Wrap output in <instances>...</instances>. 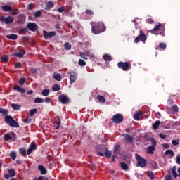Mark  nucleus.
<instances>
[{
	"label": "nucleus",
	"instance_id": "obj_1",
	"mask_svg": "<svg viewBox=\"0 0 180 180\" xmlns=\"http://www.w3.org/2000/svg\"><path fill=\"white\" fill-rule=\"evenodd\" d=\"M0 113H2V116L4 117V120L6 123H7L11 127H19V123L13 120V117L11 115H8L9 111L8 110H5L4 108H0Z\"/></svg>",
	"mask_w": 180,
	"mask_h": 180
},
{
	"label": "nucleus",
	"instance_id": "obj_2",
	"mask_svg": "<svg viewBox=\"0 0 180 180\" xmlns=\"http://www.w3.org/2000/svg\"><path fill=\"white\" fill-rule=\"evenodd\" d=\"M91 33L94 34H99L103 33L106 30V26L103 22H91Z\"/></svg>",
	"mask_w": 180,
	"mask_h": 180
},
{
	"label": "nucleus",
	"instance_id": "obj_3",
	"mask_svg": "<svg viewBox=\"0 0 180 180\" xmlns=\"http://www.w3.org/2000/svg\"><path fill=\"white\" fill-rule=\"evenodd\" d=\"M135 158L137 161L136 167H141V168H144L147 165V160H146L140 155L136 153Z\"/></svg>",
	"mask_w": 180,
	"mask_h": 180
},
{
	"label": "nucleus",
	"instance_id": "obj_4",
	"mask_svg": "<svg viewBox=\"0 0 180 180\" xmlns=\"http://www.w3.org/2000/svg\"><path fill=\"white\" fill-rule=\"evenodd\" d=\"M118 68L123 70V71H129L131 68V63L130 62H119L117 63Z\"/></svg>",
	"mask_w": 180,
	"mask_h": 180
},
{
	"label": "nucleus",
	"instance_id": "obj_5",
	"mask_svg": "<svg viewBox=\"0 0 180 180\" xmlns=\"http://www.w3.org/2000/svg\"><path fill=\"white\" fill-rule=\"evenodd\" d=\"M16 134L15 132H11L4 134V139L5 141H9L11 140V141H15L16 140Z\"/></svg>",
	"mask_w": 180,
	"mask_h": 180
},
{
	"label": "nucleus",
	"instance_id": "obj_6",
	"mask_svg": "<svg viewBox=\"0 0 180 180\" xmlns=\"http://www.w3.org/2000/svg\"><path fill=\"white\" fill-rule=\"evenodd\" d=\"M107 149L108 148L105 146V145H98L96 147L98 155H100V157H103Z\"/></svg>",
	"mask_w": 180,
	"mask_h": 180
},
{
	"label": "nucleus",
	"instance_id": "obj_7",
	"mask_svg": "<svg viewBox=\"0 0 180 180\" xmlns=\"http://www.w3.org/2000/svg\"><path fill=\"white\" fill-rule=\"evenodd\" d=\"M13 17L8 16L7 18H5V16L0 17V22L1 23H6V25H12L13 23Z\"/></svg>",
	"mask_w": 180,
	"mask_h": 180
},
{
	"label": "nucleus",
	"instance_id": "obj_8",
	"mask_svg": "<svg viewBox=\"0 0 180 180\" xmlns=\"http://www.w3.org/2000/svg\"><path fill=\"white\" fill-rule=\"evenodd\" d=\"M123 115L122 114H115L112 118V121L113 122V123H115L116 124H119V123H122V122H123Z\"/></svg>",
	"mask_w": 180,
	"mask_h": 180
},
{
	"label": "nucleus",
	"instance_id": "obj_9",
	"mask_svg": "<svg viewBox=\"0 0 180 180\" xmlns=\"http://www.w3.org/2000/svg\"><path fill=\"white\" fill-rule=\"evenodd\" d=\"M42 33H43L44 38L45 39V40H47L48 39H51L52 37H54L57 34V33L54 31L47 32V31L43 30Z\"/></svg>",
	"mask_w": 180,
	"mask_h": 180
},
{
	"label": "nucleus",
	"instance_id": "obj_10",
	"mask_svg": "<svg viewBox=\"0 0 180 180\" xmlns=\"http://www.w3.org/2000/svg\"><path fill=\"white\" fill-rule=\"evenodd\" d=\"M139 33H140L139 36L135 39V43H139L140 41H146V40H147V36H146L145 34L143 33L141 30L139 31Z\"/></svg>",
	"mask_w": 180,
	"mask_h": 180
},
{
	"label": "nucleus",
	"instance_id": "obj_11",
	"mask_svg": "<svg viewBox=\"0 0 180 180\" xmlns=\"http://www.w3.org/2000/svg\"><path fill=\"white\" fill-rule=\"evenodd\" d=\"M58 101H60L63 105H66V103L70 102V98L64 94H61L58 96Z\"/></svg>",
	"mask_w": 180,
	"mask_h": 180
},
{
	"label": "nucleus",
	"instance_id": "obj_12",
	"mask_svg": "<svg viewBox=\"0 0 180 180\" xmlns=\"http://www.w3.org/2000/svg\"><path fill=\"white\" fill-rule=\"evenodd\" d=\"M27 27L29 30H30V32H36V30L39 29V26L34 22H28L27 24Z\"/></svg>",
	"mask_w": 180,
	"mask_h": 180
},
{
	"label": "nucleus",
	"instance_id": "obj_13",
	"mask_svg": "<svg viewBox=\"0 0 180 180\" xmlns=\"http://www.w3.org/2000/svg\"><path fill=\"white\" fill-rule=\"evenodd\" d=\"M37 150V145H36V143L32 142L30 145V148L27 150V155H30L33 151H36Z\"/></svg>",
	"mask_w": 180,
	"mask_h": 180
},
{
	"label": "nucleus",
	"instance_id": "obj_14",
	"mask_svg": "<svg viewBox=\"0 0 180 180\" xmlns=\"http://www.w3.org/2000/svg\"><path fill=\"white\" fill-rule=\"evenodd\" d=\"M8 174H6L4 176L6 179H9V178H13V176H15V175H16V172H15L14 169H8Z\"/></svg>",
	"mask_w": 180,
	"mask_h": 180
},
{
	"label": "nucleus",
	"instance_id": "obj_15",
	"mask_svg": "<svg viewBox=\"0 0 180 180\" xmlns=\"http://www.w3.org/2000/svg\"><path fill=\"white\" fill-rule=\"evenodd\" d=\"M69 74L70 75V84H74V82H75V81H77V72H70Z\"/></svg>",
	"mask_w": 180,
	"mask_h": 180
},
{
	"label": "nucleus",
	"instance_id": "obj_16",
	"mask_svg": "<svg viewBox=\"0 0 180 180\" xmlns=\"http://www.w3.org/2000/svg\"><path fill=\"white\" fill-rule=\"evenodd\" d=\"M55 129L58 130L60 129V127L61 126V119L60 117H57L56 122L53 123Z\"/></svg>",
	"mask_w": 180,
	"mask_h": 180
},
{
	"label": "nucleus",
	"instance_id": "obj_17",
	"mask_svg": "<svg viewBox=\"0 0 180 180\" xmlns=\"http://www.w3.org/2000/svg\"><path fill=\"white\" fill-rule=\"evenodd\" d=\"M38 169L41 172V175H46L47 174V169L44 167V166L40 165L38 166Z\"/></svg>",
	"mask_w": 180,
	"mask_h": 180
},
{
	"label": "nucleus",
	"instance_id": "obj_18",
	"mask_svg": "<svg viewBox=\"0 0 180 180\" xmlns=\"http://www.w3.org/2000/svg\"><path fill=\"white\" fill-rule=\"evenodd\" d=\"M53 6H54V3H53V1H48L46 3L44 9L46 11H50V9H51V8H53Z\"/></svg>",
	"mask_w": 180,
	"mask_h": 180
},
{
	"label": "nucleus",
	"instance_id": "obj_19",
	"mask_svg": "<svg viewBox=\"0 0 180 180\" xmlns=\"http://www.w3.org/2000/svg\"><path fill=\"white\" fill-rule=\"evenodd\" d=\"M25 54H26V51H21L20 52H15L13 56L15 57H18V58H22V57H23V56H25Z\"/></svg>",
	"mask_w": 180,
	"mask_h": 180
},
{
	"label": "nucleus",
	"instance_id": "obj_20",
	"mask_svg": "<svg viewBox=\"0 0 180 180\" xmlns=\"http://www.w3.org/2000/svg\"><path fill=\"white\" fill-rule=\"evenodd\" d=\"M155 151V147L153 146H150L146 149L147 154H154V152Z\"/></svg>",
	"mask_w": 180,
	"mask_h": 180
},
{
	"label": "nucleus",
	"instance_id": "obj_21",
	"mask_svg": "<svg viewBox=\"0 0 180 180\" xmlns=\"http://www.w3.org/2000/svg\"><path fill=\"white\" fill-rule=\"evenodd\" d=\"M13 89L15 91H17V92H20V94H25V92H26V90L20 86H19L18 85L15 86L13 87Z\"/></svg>",
	"mask_w": 180,
	"mask_h": 180
},
{
	"label": "nucleus",
	"instance_id": "obj_22",
	"mask_svg": "<svg viewBox=\"0 0 180 180\" xmlns=\"http://www.w3.org/2000/svg\"><path fill=\"white\" fill-rule=\"evenodd\" d=\"M25 20H26V18L24 17V15H20L18 16V23L19 25H23V23H25Z\"/></svg>",
	"mask_w": 180,
	"mask_h": 180
},
{
	"label": "nucleus",
	"instance_id": "obj_23",
	"mask_svg": "<svg viewBox=\"0 0 180 180\" xmlns=\"http://www.w3.org/2000/svg\"><path fill=\"white\" fill-rule=\"evenodd\" d=\"M141 116H143V112L139 111L134 115V120H140Z\"/></svg>",
	"mask_w": 180,
	"mask_h": 180
},
{
	"label": "nucleus",
	"instance_id": "obj_24",
	"mask_svg": "<svg viewBox=\"0 0 180 180\" xmlns=\"http://www.w3.org/2000/svg\"><path fill=\"white\" fill-rule=\"evenodd\" d=\"M124 139H125L126 141H127V143H133V141H134L133 136H130L128 134H125Z\"/></svg>",
	"mask_w": 180,
	"mask_h": 180
},
{
	"label": "nucleus",
	"instance_id": "obj_25",
	"mask_svg": "<svg viewBox=\"0 0 180 180\" xmlns=\"http://www.w3.org/2000/svg\"><path fill=\"white\" fill-rule=\"evenodd\" d=\"M113 153L115 155H119V154H120V145H117L114 147Z\"/></svg>",
	"mask_w": 180,
	"mask_h": 180
},
{
	"label": "nucleus",
	"instance_id": "obj_26",
	"mask_svg": "<svg viewBox=\"0 0 180 180\" xmlns=\"http://www.w3.org/2000/svg\"><path fill=\"white\" fill-rule=\"evenodd\" d=\"M160 124H161V122L160 120L155 121L153 124L152 127L153 130H157L158 127H160Z\"/></svg>",
	"mask_w": 180,
	"mask_h": 180
},
{
	"label": "nucleus",
	"instance_id": "obj_27",
	"mask_svg": "<svg viewBox=\"0 0 180 180\" xmlns=\"http://www.w3.org/2000/svg\"><path fill=\"white\" fill-rule=\"evenodd\" d=\"M162 25L161 23H158V25H155V27L150 30V33H154V32H158L160 29H161V27Z\"/></svg>",
	"mask_w": 180,
	"mask_h": 180
},
{
	"label": "nucleus",
	"instance_id": "obj_28",
	"mask_svg": "<svg viewBox=\"0 0 180 180\" xmlns=\"http://www.w3.org/2000/svg\"><path fill=\"white\" fill-rule=\"evenodd\" d=\"M6 39H9L10 40H18V35L15 34H8L6 36Z\"/></svg>",
	"mask_w": 180,
	"mask_h": 180
},
{
	"label": "nucleus",
	"instance_id": "obj_29",
	"mask_svg": "<svg viewBox=\"0 0 180 180\" xmlns=\"http://www.w3.org/2000/svg\"><path fill=\"white\" fill-rule=\"evenodd\" d=\"M61 89V86H60L59 84H53L52 86V90L54 92H58V91H60Z\"/></svg>",
	"mask_w": 180,
	"mask_h": 180
},
{
	"label": "nucleus",
	"instance_id": "obj_30",
	"mask_svg": "<svg viewBox=\"0 0 180 180\" xmlns=\"http://www.w3.org/2000/svg\"><path fill=\"white\" fill-rule=\"evenodd\" d=\"M53 78L56 79V81H61V79H63V77L60 73H54Z\"/></svg>",
	"mask_w": 180,
	"mask_h": 180
},
{
	"label": "nucleus",
	"instance_id": "obj_31",
	"mask_svg": "<svg viewBox=\"0 0 180 180\" xmlns=\"http://www.w3.org/2000/svg\"><path fill=\"white\" fill-rule=\"evenodd\" d=\"M11 108L13 110H20V105L16 103H12Z\"/></svg>",
	"mask_w": 180,
	"mask_h": 180
},
{
	"label": "nucleus",
	"instance_id": "obj_32",
	"mask_svg": "<svg viewBox=\"0 0 180 180\" xmlns=\"http://www.w3.org/2000/svg\"><path fill=\"white\" fill-rule=\"evenodd\" d=\"M120 164L123 171H127L129 169V166L126 164V162H120Z\"/></svg>",
	"mask_w": 180,
	"mask_h": 180
},
{
	"label": "nucleus",
	"instance_id": "obj_33",
	"mask_svg": "<svg viewBox=\"0 0 180 180\" xmlns=\"http://www.w3.org/2000/svg\"><path fill=\"white\" fill-rule=\"evenodd\" d=\"M103 58L104 61H112V56L109 54H104Z\"/></svg>",
	"mask_w": 180,
	"mask_h": 180
},
{
	"label": "nucleus",
	"instance_id": "obj_34",
	"mask_svg": "<svg viewBox=\"0 0 180 180\" xmlns=\"http://www.w3.org/2000/svg\"><path fill=\"white\" fill-rule=\"evenodd\" d=\"M41 95L43 96H49V95H50V90L49 89H45L42 90Z\"/></svg>",
	"mask_w": 180,
	"mask_h": 180
},
{
	"label": "nucleus",
	"instance_id": "obj_35",
	"mask_svg": "<svg viewBox=\"0 0 180 180\" xmlns=\"http://www.w3.org/2000/svg\"><path fill=\"white\" fill-rule=\"evenodd\" d=\"M11 8H12V6H3L1 7V9L4 11V12H11Z\"/></svg>",
	"mask_w": 180,
	"mask_h": 180
},
{
	"label": "nucleus",
	"instance_id": "obj_36",
	"mask_svg": "<svg viewBox=\"0 0 180 180\" xmlns=\"http://www.w3.org/2000/svg\"><path fill=\"white\" fill-rule=\"evenodd\" d=\"M104 155L107 158H112V151L108 150V148L106 149L105 152H104Z\"/></svg>",
	"mask_w": 180,
	"mask_h": 180
},
{
	"label": "nucleus",
	"instance_id": "obj_37",
	"mask_svg": "<svg viewBox=\"0 0 180 180\" xmlns=\"http://www.w3.org/2000/svg\"><path fill=\"white\" fill-rule=\"evenodd\" d=\"M1 60L4 63H8V61H9V56H8V55H2L1 57Z\"/></svg>",
	"mask_w": 180,
	"mask_h": 180
},
{
	"label": "nucleus",
	"instance_id": "obj_38",
	"mask_svg": "<svg viewBox=\"0 0 180 180\" xmlns=\"http://www.w3.org/2000/svg\"><path fill=\"white\" fill-rule=\"evenodd\" d=\"M10 13H11V15L16 16V15H18V13H19V11L16 8H11V10H10Z\"/></svg>",
	"mask_w": 180,
	"mask_h": 180
},
{
	"label": "nucleus",
	"instance_id": "obj_39",
	"mask_svg": "<svg viewBox=\"0 0 180 180\" xmlns=\"http://www.w3.org/2000/svg\"><path fill=\"white\" fill-rule=\"evenodd\" d=\"M97 99L98 101H99V102H101L102 103H105V102H106V99H105V97L103 96H97Z\"/></svg>",
	"mask_w": 180,
	"mask_h": 180
},
{
	"label": "nucleus",
	"instance_id": "obj_40",
	"mask_svg": "<svg viewBox=\"0 0 180 180\" xmlns=\"http://www.w3.org/2000/svg\"><path fill=\"white\" fill-rule=\"evenodd\" d=\"M165 154V155H168L169 154L171 157H174L175 155V153H174V151L172 150H167Z\"/></svg>",
	"mask_w": 180,
	"mask_h": 180
},
{
	"label": "nucleus",
	"instance_id": "obj_41",
	"mask_svg": "<svg viewBox=\"0 0 180 180\" xmlns=\"http://www.w3.org/2000/svg\"><path fill=\"white\" fill-rule=\"evenodd\" d=\"M34 103H43L44 102V100H43L40 97H37L34 100Z\"/></svg>",
	"mask_w": 180,
	"mask_h": 180
},
{
	"label": "nucleus",
	"instance_id": "obj_42",
	"mask_svg": "<svg viewBox=\"0 0 180 180\" xmlns=\"http://www.w3.org/2000/svg\"><path fill=\"white\" fill-rule=\"evenodd\" d=\"M78 64L80 67H85V65H86V62L82 59H79Z\"/></svg>",
	"mask_w": 180,
	"mask_h": 180
},
{
	"label": "nucleus",
	"instance_id": "obj_43",
	"mask_svg": "<svg viewBox=\"0 0 180 180\" xmlns=\"http://www.w3.org/2000/svg\"><path fill=\"white\" fill-rule=\"evenodd\" d=\"M37 113V108H34L30 110V116H31V117H33V116H34V114Z\"/></svg>",
	"mask_w": 180,
	"mask_h": 180
},
{
	"label": "nucleus",
	"instance_id": "obj_44",
	"mask_svg": "<svg viewBox=\"0 0 180 180\" xmlns=\"http://www.w3.org/2000/svg\"><path fill=\"white\" fill-rule=\"evenodd\" d=\"M64 49L65 50H71V44L66 42L64 44Z\"/></svg>",
	"mask_w": 180,
	"mask_h": 180
},
{
	"label": "nucleus",
	"instance_id": "obj_45",
	"mask_svg": "<svg viewBox=\"0 0 180 180\" xmlns=\"http://www.w3.org/2000/svg\"><path fill=\"white\" fill-rule=\"evenodd\" d=\"M24 123H25L26 124H29V123L32 122V118L30 117H27L24 120H23Z\"/></svg>",
	"mask_w": 180,
	"mask_h": 180
},
{
	"label": "nucleus",
	"instance_id": "obj_46",
	"mask_svg": "<svg viewBox=\"0 0 180 180\" xmlns=\"http://www.w3.org/2000/svg\"><path fill=\"white\" fill-rule=\"evenodd\" d=\"M10 157L13 160H16V152H15V151L11 152Z\"/></svg>",
	"mask_w": 180,
	"mask_h": 180
},
{
	"label": "nucleus",
	"instance_id": "obj_47",
	"mask_svg": "<svg viewBox=\"0 0 180 180\" xmlns=\"http://www.w3.org/2000/svg\"><path fill=\"white\" fill-rule=\"evenodd\" d=\"M79 56L82 58H83L84 60H88V57L86 56V53H84V52H80L79 53Z\"/></svg>",
	"mask_w": 180,
	"mask_h": 180
},
{
	"label": "nucleus",
	"instance_id": "obj_48",
	"mask_svg": "<svg viewBox=\"0 0 180 180\" xmlns=\"http://www.w3.org/2000/svg\"><path fill=\"white\" fill-rule=\"evenodd\" d=\"M25 82H26V79L25 77H21L18 81L20 85H23Z\"/></svg>",
	"mask_w": 180,
	"mask_h": 180
},
{
	"label": "nucleus",
	"instance_id": "obj_49",
	"mask_svg": "<svg viewBox=\"0 0 180 180\" xmlns=\"http://www.w3.org/2000/svg\"><path fill=\"white\" fill-rule=\"evenodd\" d=\"M19 153L21 155H25L26 154V149L21 148L19 149Z\"/></svg>",
	"mask_w": 180,
	"mask_h": 180
},
{
	"label": "nucleus",
	"instance_id": "obj_50",
	"mask_svg": "<svg viewBox=\"0 0 180 180\" xmlns=\"http://www.w3.org/2000/svg\"><path fill=\"white\" fill-rule=\"evenodd\" d=\"M41 16V11H37L34 13V18H40Z\"/></svg>",
	"mask_w": 180,
	"mask_h": 180
},
{
	"label": "nucleus",
	"instance_id": "obj_51",
	"mask_svg": "<svg viewBox=\"0 0 180 180\" xmlns=\"http://www.w3.org/2000/svg\"><path fill=\"white\" fill-rule=\"evenodd\" d=\"M150 141L152 143V146L155 147L157 146V141L154 138H150Z\"/></svg>",
	"mask_w": 180,
	"mask_h": 180
},
{
	"label": "nucleus",
	"instance_id": "obj_52",
	"mask_svg": "<svg viewBox=\"0 0 180 180\" xmlns=\"http://www.w3.org/2000/svg\"><path fill=\"white\" fill-rule=\"evenodd\" d=\"M148 176L150 178V179H154V172H148Z\"/></svg>",
	"mask_w": 180,
	"mask_h": 180
},
{
	"label": "nucleus",
	"instance_id": "obj_53",
	"mask_svg": "<svg viewBox=\"0 0 180 180\" xmlns=\"http://www.w3.org/2000/svg\"><path fill=\"white\" fill-rule=\"evenodd\" d=\"M159 47H160V49H167V44H166V43H164V42L160 43V44H159Z\"/></svg>",
	"mask_w": 180,
	"mask_h": 180
},
{
	"label": "nucleus",
	"instance_id": "obj_54",
	"mask_svg": "<svg viewBox=\"0 0 180 180\" xmlns=\"http://www.w3.org/2000/svg\"><path fill=\"white\" fill-rule=\"evenodd\" d=\"M146 22L149 25H153V23H154V20H153V18H148L146 20Z\"/></svg>",
	"mask_w": 180,
	"mask_h": 180
},
{
	"label": "nucleus",
	"instance_id": "obj_55",
	"mask_svg": "<svg viewBox=\"0 0 180 180\" xmlns=\"http://www.w3.org/2000/svg\"><path fill=\"white\" fill-rule=\"evenodd\" d=\"M85 13L86 15H94V11L91 9H86Z\"/></svg>",
	"mask_w": 180,
	"mask_h": 180
},
{
	"label": "nucleus",
	"instance_id": "obj_56",
	"mask_svg": "<svg viewBox=\"0 0 180 180\" xmlns=\"http://www.w3.org/2000/svg\"><path fill=\"white\" fill-rule=\"evenodd\" d=\"M57 11L59 13H63V12H64V6H60L57 9Z\"/></svg>",
	"mask_w": 180,
	"mask_h": 180
},
{
	"label": "nucleus",
	"instance_id": "obj_57",
	"mask_svg": "<svg viewBox=\"0 0 180 180\" xmlns=\"http://www.w3.org/2000/svg\"><path fill=\"white\" fill-rule=\"evenodd\" d=\"M172 144H173V146H178L179 144V141L174 139L172 141Z\"/></svg>",
	"mask_w": 180,
	"mask_h": 180
},
{
	"label": "nucleus",
	"instance_id": "obj_58",
	"mask_svg": "<svg viewBox=\"0 0 180 180\" xmlns=\"http://www.w3.org/2000/svg\"><path fill=\"white\" fill-rule=\"evenodd\" d=\"M172 109L174 112H178L179 109H178V106L176 105H174L172 107Z\"/></svg>",
	"mask_w": 180,
	"mask_h": 180
},
{
	"label": "nucleus",
	"instance_id": "obj_59",
	"mask_svg": "<svg viewBox=\"0 0 180 180\" xmlns=\"http://www.w3.org/2000/svg\"><path fill=\"white\" fill-rule=\"evenodd\" d=\"M15 68H22V63H20V62H18L15 64Z\"/></svg>",
	"mask_w": 180,
	"mask_h": 180
},
{
	"label": "nucleus",
	"instance_id": "obj_60",
	"mask_svg": "<svg viewBox=\"0 0 180 180\" xmlns=\"http://www.w3.org/2000/svg\"><path fill=\"white\" fill-rule=\"evenodd\" d=\"M155 117H156L157 119H160V117H161V113L160 112H157L155 114Z\"/></svg>",
	"mask_w": 180,
	"mask_h": 180
},
{
	"label": "nucleus",
	"instance_id": "obj_61",
	"mask_svg": "<svg viewBox=\"0 0 180 180\" xmlns=\"http://www.w3.org/2000/svg\"><path fill=\"white\" fill-rule=\"evenodd\" d=\"M176 164L180 165V157H179V155L176 156Z\"/></svg>",
	"mask_w": 180,
	"mask_h": 180
},
{
	"label": "nucleus",
	"instance_id": "obj_62",
	"mask_svg": "<svg viewBox=\"0 0 180 180\" xmlns=\"http://www.w3.org/2000/svg\"><path fill=\"white\" fill-rule=\"evenodd\" d=\"M165 180H172V176L171 175H167L165 176Z\"/></svg>",
	"mask_w": 180,
	"mask_h": 180
},
{
	"label": "nucleus",
	"instance_id": "obj_63",
	"mask_svg": "<svg viewBox=\"0 0 180 180\" xmlns=\"http://www.w3.org/2000/svg\"><path fill=\"white\" fill-rule=\"evenodd\" d=\"M163 148H169V144L168 143H163L162 145Z\"/></svg>",
	"mask_w": 180,
	"mask_h": 180
},
{
	"label": "nucleus",
	"instance_id": "obj_64",
	"mask_svg": "<svg viewBox=\"0 0 180 180\" xmlns=\"http://www.w3.org/2000/svg\"><path fill=\"white\" fill-rule=\"evenodd\" d=\"M34 180H44V176H41L39 177H38V179H34Z\"/></svg>",
	"mask_w": 180,
	"mask_h": 180
}]
</instances>
